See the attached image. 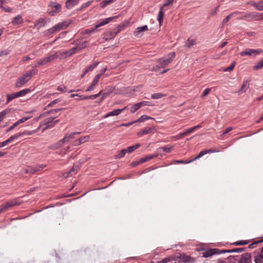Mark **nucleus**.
I'll return each instance as SVG.
<instances>
[{
  "label": "nucleus",
  "instance_id": "nucleus-1",
  "mask_svg": "<svg viewBox=\"0 0 263 263\" xmlns=\"http://www.w3.org/2000/svg\"><path fill=\"white\" fill-rule=\"evenodd\" d=\"M32 134V132H22V133H19L16 134L11 136L10 137H9L6 140H5L3 142H0V147L5 146L7 144L10 143L14 140L17 139L20 136H22L23 135H28L29 136V135H31Z\"/></svg>",
  "mask_w": 263,
  "mask_h": 263
},
{
  "label": "nucleus",
  "instance_id": "nucleus-2",
  "mask_svg": "<svg viewBox=\"0 0 263 263\" xmlns=\"http://www.w3.org/2000/svg\"><path fill=\"white\" fill-rule=\"evenodd\" d=\"M30 89L29 88H26L21 90L18 92L12 93L11 94L7 95V102L6 103H9L11 100L22 96H24L30 92Z\"/></svg>",
  "mask_w": 263,
  "mask_h": 263
},
{
  "label": "nucleus",
  "instance_id": "nucleus-3",
  "mask_svg": "<svg viewBox=\"0 0 263 263\" xmlns=\"http://www.w3.org/2000/svg\"><path fill=\"white\" fill-rule=\"evenodd\" d=\"M168 56L169 57L167 59H159L158 60V63L159 66H157V67L160 68L161 67H165V66H167L173 61V59L175 57V53L174 52H171L168 54Z\"/></svg>",
  "mask_w": 263,
  "mask_h": 263
},
{
  "label": "nucleus",
  "instance_id": "nucleus-4",
  "mask_svg": "<svg viewBox=\"0 0 263 263\" xmlns=\"http://www.w3.org/2000/svg\"><path fill=\"white\" fill-rule=\"evenodd\" d=\"M48 7L51 8V10L48 9L47 13L51 16L54 15L55 13L60 12L61 10V5L54 2H50Z\"/></svg>",
  "mask_w": 263,
  "mask_h": 263
},
{
  "label": "nucleus",
  "instance_id": "nucleus-5",
  "mask_svg": "<svg viewBox=\"0 0 263 263\" xmlns=\"http://www.w3.org/2000/svg\"><path fill=\"white\" fill-rule=\"evenodd\" d=\"M80 132H74L72 133H70L69 134H67L64 137L60 140L57 143V147L58 148L60 147H61L65 143H67L69 142L70 139H73L74 138V136L75 135L80 134Z\"/></svg>",
  "mask_w": 263,
  "mask_h": 263
},
{
  "label": "nucleus",
  "instance_id": "nucleus-6",
  "mask_svg": "<svg viewBox=\"0 0 263 263\" xmlns=\"http://www.w3.org/2000/svg\"><path fill=\"white\" fill-rule=\"evenodd\" d=\"M69 25L67 21H64L63 22L59 23L51 28L48 30L50 33H53L55 32L59 31L62 29H66Z\"/></svg>",
  "mask_w": 263,
  "mask_h": 263
},
{
  "label": "nucleus",
  "instance_id": "nucleus-7",
  "mask_svg": "<svg viewBox=\"0 0 263 263\" xmlns=\"http://www.w3.org/2000/svg\"><path fill=\"white\" fill-rule=\"evenodd\" d=\"M118 16H112V17H108V18H105L104 20H102L100 23L97 24L95 25V27L94 29L91 30H89L88 29H87L85 30V33H87V34H88V33H90L92 32H93L95 31V30L96 29H97L103 25H105L107 24H108V23H109L111 21H112V20L115 19V18H118Z\"/></svg>",
  "mask_w": 263,
  "mask_h": 263
},
{
  "label": "nucleus",
  "instance_id": "nucleus-8",
  "mask_svg": "<svg viewBox=\"0 0 263 263\" xmlns=\"http://www.w3.org/2000/svg\"><path fill=\"white\" fill-rule=\"evenodd\" d=\"M31 79L29 76H28L26 73L23 74L20 78L17 79L16 81L15 86L16 87H20L22 85L26 84Z\"/></svg>",
  "mask_w": 263,
  "mask_h": 263
},
{
  "label": "nucleus",
  "instance_id": "nucleus-9",
  "mask_svg": "<svg viewBox=\"0 0 263 263\" xmlns=\"http://www.w3.org/2000/svg\"><path fill=\"white\" fill-rule=\"evenodd\" d=\"M262 50L260 49H247L245 50L241 51L240 53L241 56L245 55H253L255 57L256 55L260 53Z\"/></svg>",
  "mask_w": 263,
  "mask_h": 263
},
{
  "label": "nucleus",
  "instance_id": "nucleus-10",
  "mask_svg": "<svg viewBox=\"0 0 263 263\" xmlns=\"http://www.w3.org/2000/svg\"><path fill=\"white\" fill-rule=\"evenodd\" d=\"M158 156L157 155H148L144 158H141L138 161H134L131 164H130V165L132 167H135L136 166H137L138 165H139V164H141V163H144V162H145L151 159H152V158H154V157H156Z\"/></svg>",
  "mask_w": 263,
  "mask_h": 263
},
{
  "label": "nucleus",
  "instance_id": "nucleus-11",
  "mask_svg": "<svg viewBox=\"0 0 263 263\" xmlns=\"http://www.w3.org/2000/svg\"><path fill=\"white\" fill-rule=\"evenodd\" d=\"M201 127V124H199V125L195 126L194 127H191L190 128H189V129H186L185 132L179 134L178 135H177L176 136V138L177 139H179V138H181L182 137H184V136H187L189 134L192 133L193 132H194L196 129H197L200 128Z\"/></svg>",
  "mask_w": 263,
  "mask_h": 263
},
{
  "label": "nucleus",
  "instance_id": "nucleus-12",
  "mask_svg": "<svg viewBox=\"0 0 263 263\" xmlns=\"http://www.w3.org/2000/svg\"><path fill=\"white\" fill-rule=\"evenodd\" d=\"M55 118L51 117L44 120V124L46 125V127L43 129L45 130L47 128H50L53 127L55 124L59 122V120H57L53 121Z\"/></svg>",
  "mask_w": 263,
  "mask_h": 263
},
{
  "label": "nucleus",
  "instance_id": "nucleus-13",
  "mask_svg": "<svg viewBox=\"0 0 263 263\" xmlns=\"http://www.w3.org/2000/svg\"><path fill=\"white\" fill-rule=\"evenodd\" d=\"M262 16V13H258L257 12L249 13L242 16L240 19H243L246 17H250L251 20L259 21L261 20L260 17Z\"/></svg>",
  "mask_w": 263,
  "mask_h": 263
},
{
  "label": "nucleus",
  "instance_id": "nucleus-14",
  "mask_svg": "<svg viewBox=\"0 0 263 263\" xmlns=\"http://www.w3.org/2000/svg\"><path fill=\"white\" fill-rule=\"evenodd\" d=\"M219 250L218 249H210L202 253V257L208 258L215 254H219Z\"/></svg>",
  "mask_w": 263,
  "mask_h": 263
},
{
  "label": "nucleus",
  "instance_id": "nucleus-15",
  "mask_svg": "<svg viewBox=\"0 0 263 263\" xmlns=\"http://www.w3.org/2000/svg\"><path fill=\"white\" fill-rule=\"evenodd\" d=\"M178 257L184 263H194L195 261V258L185 254H180Z\"/></svg>",
  "mask_w": 263,
  "mask_h": 263
},
{
  "label": "nucleus",
  "instance_id": "nucleus-16",
  "mask_svg": "<svg viewBox=\"0 0 263 263\" xmlns=\"http://www.w3.org/2000/svg\"><path fill=\"white\" fill-rule=\"evenodd\" d=\"M251 254L246 253L241 255L238 263H251Z\"/></svg>",
  "mask_w": 263,
  "mask_h": 263
},
{
  "label": "nucleus",
  "instance_id": "nucleus-17",
  "mask_svg": "<svg viewBox=\"0 0 263 263\" xmlns=\"http://www.w3.org/2000/svg\"><path fill=\"white\" fill-rule=\"evenodd\" d=\"M79 168V165L78 164H74L69 171L66 172L63 174L64 177L67 178L75 175L77 173Z\"/></svg>",
  "mask_w": 263,
  "mask_h": 263
},
{
  "label": "nucleus",
  "instance_id": "nucleus-18",
  "mask_svg": "<svg viewBox=\"0 0 263 263\" xmlns=\"http://www.w3.org/2000/svg\"><path fill=\"white\" fill-rule=\"evenodd\" d=\"M215 152L216 151L215 150H213L212 149H210L209 150H206V151H202L200 152L199 153V154L196 157H195L192 160H190V161H188L187 162H186V163H188L192 162L193 161H194V160H195L196 159H198L199 158H201V157H202L205 154H208V153H213V152Z\"/></svg>",
  "mask_w": 263,
  "mask_h": 263
},
{
  "label": "nucleus",
  "instance_id": "nucleus-19",
  "mask_svg": "<svg viewBox=\"0 0 263 263\" xmlns=\"http://www.w3.org/2000/svg\"><path fill=\"white\" fill-rule=\"evenodd\" d=\"M126 108V107H125L122 109H115L108 113H107L105 116V118H107L110 116H118L119 115L121 112H122L124 110H125Z\"/></svg>",
  "mask_w": 263,
  "mask_h": 263
},
{
  "label": "nucleus",
  "instance_id": "nucleus-20",
  "mask_svg": "<svg viewBox=\"0 0 263 263\" xmlns=\"http://www.w3.org/2000/svg\"><path fill=\"white\" fill-rule=\"evenodd\" d=\"M89 139H90V137L88 135L81 137V138H79L78 140H77L74 142V145L79 146L80 144H81L82 143H83L85 142L88 141Z\"/></svg>",
  "mask_w": 263,
  "mask_h": 263
},
{
  "label": "nucleus",
  "instance_id": "nucleus-21",
  "mask_svg": "<svg viewBox=\"0 0 263 263\" xmlns=\"http://www.w3.org/2000/svg\"><path fill=\"white\" fill-rule=\"evenodd\" d=\"M135 149H122L119 152V154L116 156V158L120 159L124 156L126 153H131L134 152Z\"/></svg>",
  "mask_w": 263,
  "mask_h": 263
},
{
  "label": "nucleus",
  "instance_id": "nucleus-22",
  "mask_svg": "<svg viewBox=\"0 0 263 263\" xmlns=\"http://www.w3.org/2000/svg\"><path fill=\"white\" fill-rule=\"evenodd\" d=\"M249 81L248 80L243 81L240 89L238 91V94L240 95L243 92H245L246 90L249 88Z\"/></svg>",
  "mask_w": 263,
  "mask_h": 263
},
{
  "label": "nucleus",
  "instance_id": "nucleus-23",
  "mask_svg": "<svg viewBox=\"0 0 263 263\" xmlns=\"http://www.w3.org/2000/svg\"><path fill=\"white\" fill-rule=\"evenodd\" d=\"M148 30L147 25H144L141 27H139L136 28L134 32V34L136 36H138L141 32L146 31Z\"/></svg>",
  "mask_w": 263,
  "mask_h": 263
},
{
  "label": "nucleus",
  "instance_id": "nucleus-24",
  "mask_svg": "<svg viewBox=\"0 0 263 263\" xmlns=\"http://www.w3.org/2000/svg\"><path fill=\"white\" fill-rule=\"evenodd\" d=\"M7 208L8 209L9 208L14 206L19 205L20 204V202L18 201L17 199H13L10 201H8L7 202L5 203Z\"/></svg>",
  "mask_w": 263,
  "mask_h": 263
},
{
  "label": "nucleus",
  "instance_id": "nucleus-25",
  "mask_svg": "<svg viewBox=\"0 0 263 263\" xmlns=\"http://www.w3.org/2000/svg\"><path fill=\"white\" fill-rule=\"evenodd\" d=\"M115 37L114 32L112 31H107L103 34V39L105 41H109L113 39Z\"/></svg>",
  "mask_w": 263,
  "mask_h": 263
},
{
  "label": "nucleus",
  "instance_id": "nucleus-26",
  "mask_svg": "<svg viewBox=\"0 0 263 263\" xmlns=\"http://www.w3.org/2000/svg\"><path fill=\"white\" fill-rule=\"evenodd\" d=\"M79 3V0H67L66 3V7L69 9L77 5Z\"/></svg>",
  "mask_w": 263,
  "mask_h": 263
},
{
  "label": "nucleus",
  "instance_id": "nucleus-27",
  "mask_svg": "<svg viewBox=\"0 0 263 263\" xmlns=\"http://www.w3.org/2000/svg\"><path fill=\"white\" fill-rule=\"evenodd\" d=\"M153 128L146 127L144 128L143 129L140 130L137 133V135L139 136H141L143 135L148 134L151 133V131L153 130Z\"/></svg>",
  "mask_w": 263,
  "mask_h": 263
},
{
  "label": "nucleus",
  "instance_id": "nucleus-28",
  "mask_svg": "<svg viewBox=\"0 0 263 263\" xmlns=\"http://www.w3.org/2000/svg\"><path fill=\"white\" fill-rule=\"evenodd\" d=\"M46 23V21L45 18H41L34 23L35 27H39L41 28L42 27H44Z\"/></svg>",
  "mask_w": 263,
  "mask_h": 263
},
{
  "label": "nucleus",
  "instance_id": "nucleus-29",
  "mask_svg": "<svg viewBox=\"0 0 263 263\" xmlns=\"http://www.w3.org/2000/svg\"><path fill=\"white\" fill-rule=\"evenodd\" d=\"M23 22V20L21 15H17L13 18V21H12V23L13 25H20Z\"/></svg>",
  "mask_w": 263,
  "mask_h": 263
},
{
  "label": "nucleus",
  "instance_id": "nucleus-30",
  "mask_svg": "<svg viewBox=\"0 0 263 263\" xmlns=\"http://www.w3.org/2000/svg\"><path fill=\"white\" fill-rule=\"evenodd\" d=\"M162 7H160V10L157 16L158 21L159 23V25H161L163 23V17H164V12L163 10Z\"/></svg>",
  "mask_w": 263,
  "mask_h": 263
},
{
  "label": "nucleus",
  "instance_id": "nucleus-31",
  "mask_svg": "<svg viewBox=\"0 0 263 263\" xmlns=\"http://www.w3.org/2000/svg\"><path fill=\"white\" fill-rule=\"evenodd\" d=\"M99 64V62L96 61L92 64L87 67L84 70V74H86L89 71H92L95 68H96L98 65Z\"/></svg>",
  "mask_w": 263,
  "mask_h": 263
},
{
  "label": "nucleus",
  "instance_id": "nucleus-32",
  "mask_svg": "<svg viewBox=\"0 0 263 263\" xmlns=\"http://www.w3.org/2000/svg\"><path fill=\"white\" fill-rule=\"evenodd\" d=\"M65 109V108H59L51 109L50 110H49V111H46L45 113H44L43 115L47 116V115H50V114H57L59 111L64 110Z\"/></svg>",
  "mask_w": 263,
  "mask_h": 263
},
{
  "label": "nucleus",
  "instance_id": "nucleus-33",
  "mask_svg": "<svg viewBox=\"0 0 263 263\" xmlns=\"http://www.w3.org/2000/svg\"><path fill=\"white\" fill-rule=\"evenodd\" d=\"M103 92V90H101L97 94H96V95H90V96H84L83 97V99H85V100H87V99H91V100H93V99H95L98 97H99V96H101V95L102 93Z\"/></svg>",
  "mask_w": 263,
  "mask_h": 263
},
{
  "label": "nucleus",
  "instance_id": "nucleus-34",
  "mask_svg": "<svg viewBox=\"0 0 263 263\" xmlns=\"http://www.w3.org/2000/svg\"><path fill=\"white\" fill-rule=\"evenodd\" d=\"M150 119H153V118L147 116V115H142L138 119L135 120V121H136V123L142 122L146 121V120Z\"/></svg>",
  "mask_w": 263,
  "mask_h": 263
},
{
  "label": "nucleus",
  "instance_id": "nucleus-35",
  "mask_svg": "<svg viewBox=\"0 0 263 263\" xmlns=\"http://www.w3.org/2000/svg\"><path fill=\"white\" fill-rule=\"evenodd\" d=\"M58 55L57 53H55L53 54L50 55L48 57H45V58L46 60L47 63H49L52 61L54 59H57Z\"/></svg>",
  "mask_w": 263,
  "mask_h": 263
},
{
  "label": "nucleus",
  "instance_id": "nucleus-36",
  "mask_svg": "<svg viewBox=\"0 0 263 263\" xmlns=\"http://www.w3.org/2000/svg\"><path fill=\"white\" fill-rule=\"evenodd\" d=\"M141 107L139 103L134 104L130 107V112L132 113H135L138 109Z\"/></svg>",
  "mask_w": 263,
  "mask_h": 263
},
{
  "label": "nucleus",
  "instance_id": "nucleus-37",
  "mask_svg": "<svg viewBox=\"0 0 263 263\" xmlns=\"http://www.w3.org/2000/svg\"><path fill=\"white\" fill-rule=\"evenodd\" d=\"M166 96V95L162 93H156L154 94H153L151 96V98L153 99H160L163 97Z\"/></svg>",
  "mask_w": 263,
  "mask_h": 263
},
{
  "label": "nucleus",
  "instance_id": "nucleus-38",
  "mask_svg": "<svg viewBox=\"0 0 263 263\" xmlns=\"http://www.w3.org/2000/svg\"><path fill=\"white\" fill-rule=\"evenodd\" d=\"M263 67V59L260 60L257 64L253 67V69L254 70H257Z\"/></svg>",
  "mask_w": 263,
  "mask_h": 263
},
{
  "label": "nucleus",
  "instance_id": "nucleus-39",
  "mask_svg": "<svg viewBox=\"0 0 263 263\" xmlns=\"http://www.w3.org/2000/svg\"><path fill=\"white\" fill-rule=\"evenodd\" d=\"M61 101V99H55L53 101H52V102H51L50 103H49L45 108H44V109H46L48 107H52L53 106H54L55 104L60 102V101Z\"/></svg>",
  "mask_w": 263,
  "mask_h": 263
},
{
  "label": "nucleus",
  "instance_id": "nucleus-40",
  "mask_svg": "<svg viewBox=\"0 0 263 263\" xmlns=\"http://www.w3.org/2000/svg\"><path fill=\"white\" fill-rule=\"evenodd\" d=\"M88 42L87 41H84L82 43H80L79 44H78V47L79 49V50H81L82 49L85 48L87 47Z\"/></svg>",
  "mask_w": 263,
  "mask_h": 263
},
{
  "label": "nucleus",
  "instance_id": "nucleus-41",
  "mask_svg": "<svg viewBox=\"0 0 263 263\" xmlns=\"http://www.w3.org/2000/svg\"><path fill=\"white\" fill-rule=\"evenodd\" d=\"M235 64H236V62H232L231 64V65L229 67L226 68L223 70V71H232L234 69V68Z\"/></svg>",
  "mask_w": 263,
  "mask_h": 263
},
{
  "label": "nucleus",
  "instance_id": "nucleus-42",
  "mask_svg": "<svg viewBox=\"0 0 263 263\" xmlns=\"http://www.w3.org/2000/svg\"><path fill=\"white\" fill-rule=\"evenodd\" d=\"M47 63H48L47 62L46 59L44 58L37 61L36 65H35L34 67L44 65L46 64Z\"/></svg>",
  "mask_w": 263,
  "mask_h": 263
},
{
  "label": "nucleus",
  "instance_id": "nucleus-43",
  "mask_svg": "<svg viewBox=\"0 0 263 263\" xmlns=\"http://www.w3.org/2000/svg\"><path fill=\"white\" fill-rule=\"evenodd\" d=\"M248 243V241L247 240H240L237 241L233 243V245L235 246H242L246 245Z\"/></svg>",
  "mask_w": 263,
  "mask_h": 263
},
{
  "label": "nucleus",
  "instance_id": "nucleus-44",
  "mask_svg": "<svg viewBox=\"0 0 263 263\" xmlns=\"http://www.w3.org/2000/svg\"><path fill=\"white\" fill-rule=\"evenodd\" d=\"M196 44V41L195 40H188L186 43L185 46L188 48L191 47L192 46H193Z\"/></svg>",
  "mask_w": 263,
  "mask_h": 263
},
{
  "label": "nucleus",
  "instance_id": "nucleus-45",
  "mask_svg": "<svg viewBox=\"0 0 263 263\" xmlns=\"http://www.w3.org/2000/svg\"><path fill=\"white\" fill-rule=\"evenodd\" d=\"M115 89V88L111 86H108L106 87L104 90L105 93H107V95H109L110 93L112 92Z\"/></svg>",
  "mask_w": 263,
  "mask_h": 263
},
{
  "label": "nucleus",
  "instance_id": "nucleus-46",
  "mask_svg": "<svg viewBox=\"0 0 263 263\" xmlns=\"http://www.w3.org/2000/svg\"><path fill=\"white\" fill-rule=\"evenodd\" d=\"M35 172H34V168H33V167L29 166L27 168H26L24 170V173H25V174H33Z\"/></svg>",
  "mask_w": 263,
  "mask_h": 263
},
{
  "label": "nucleus",
  "instance_id": "nucleus-47",
  "mask_svg": "<svg viewBox=\"0 0 263 263\" xmlns=\"http://www.w3.org/2000/svg\"><path fill=\"white\" fill-rule=\"evenodd\" d=\"M254 261L255 263H262L263 262V257L260 255H257L255 257Z\"/></svg>",
  "mask_w": 263,
  "mask_h": 263
},
{
  "label": "nucleus",
  "instance_id": "nucleus-48",
  "mask_svg": "<svg viewBox=\"0 0 263 263\" xmlns=\"http://www.w3.org/2000/svg\"><path fill=\"white\" fill-rule=\"evenodd\" d=\"M37 72V70L32 69L29 71H28L26 73L30 76V78H32V76L35 75Z\"/></svg>",
  "mask_w": 263,
  "mask_h": 263
},
{
  "label": "nucleus",
  "instance_id": "nucleus-49",
  "mask_svg": "<svg viewBox=\"0 0 263 263\" xmlns=\"http://www.w3.org/2000/svg\"><path fill=\"white\" fill-rule=\"evenodd\" d=\"M174 1V0H164V3L161 7H162V9H163L164 7L172 4Z\"/></svg>",
  "mask_w": 263,
  "mask_h": 263
},
{
  "label": "nucleus",
  "instance_id": "nucleus-50",
  "mask_svg": "<svg viewBox=\"0 0 263 263\" xmlns=\"http://www.w3.org/2000/svg\"><path fill=\"white\" fill-rule=\"evenodd\" d=\"M44 167H45V165H38L33 167V168H34V172L35 173L42 170Z\"/></svg>",
  "mask_w": 263,
  "mask_h": 263
},
{
  "label": "nucleus",
  "instance_id": "nucleus-51",
  "mask_svg": "<svg viewBox=\"0 0 263 263\" xmlns=\"http://www.w3.org/2000/svg\"><path fill=\"white\" fill-rule=\"evenodd\" d=\"M257 4V5L256 9L259 11H262L263 10V1H260Z\"/></svg>",
  "mask_w": 263,
  "mask_h": 263
},
{
  "label": "nucleus",
  "instance_id": "nucleus-52",
  "mask_svg": "<svg viewBox=\"0 0 263 263\" xmlns=\"http://www.w3.org/2000/svg\"><path fill=\"white\" fill-rule=\"evenodd\" d=\"M232 129V128L231 127H229L227 128H226L222 132V133L220 135V136H223L226 135V134H228L230 131H231Z\"/></svg>",
  "mask_w": 263,
  "mask_h": 263
},
{
  "label": "nucleus",
  "instance_id": "nucleus-53",
  "mask_svg": "<svg viewBox=\"0 0 263 263\" xmlns=\"http://www.w3.org/2000/svg\"><path fill=\"white\" fill-rule=\"evenodd\" d=\"M211 88H206L203 92L201 97L203 98L205 96L208 95L211 91Z\"/></svg>",
  "mask_w": 263,
  "mask_h": 263
},
{
  "label": "nucleus",
  "instance_id": "nucleus-54",
  "mask_svg": "<svg viewBox=\"0 0 263 263\" xmlns=\"http://www.w3.org/2000/svg\"><path fill=\"white\" fill-rule=\"evenodd\" d=\"M233 13H231L228 15L226 17H225L222 21V24H226L231 18L232 16L233 15Z\"/></svg>",
  "mask_w": 263,
  "mask_h": 263
},
{
  "label": "nucleus",
  "instance_id": "nucleus-55",
  "mask_svg": "<svg viewBox=\"0 0 263 263\" xmlns=\"http://www.w3.org/2000/svg\"><path fill=\"white\" fill-rule=\"evenodd\" d=\"M97 84L91 83V85L86 89V91H89L94 89Z\"/></svg>",
  "mask_w": 263,
  "mask_h": 263
},
{
  "label": "nucleus",
  "instance_id": "nucleus-56",
  "mask_svg": "<svg viewBox=\"0 0 263 263\" xmlns=\"http://www.w3.org/2000/svg\"><path fill=\"white\" fill-rule=\"evenodd\" d=\"M162 259L163 260V262H164V263H167L168 262H170V261L174 260V258L173 256H169L167 257L164 258Z\"/></svg>",
  "mask_w": 263,
  "mask_h": 263
},
{
  "label": "nucleus",
  "instance_id": "nucleus-57",
  "mask_svg": "<svg viewBox=\"0 0 263 263\" xmlns=\"http://www.w3.org/2000/svg\"><path fill=\"white\" fill-rule=\"evenodd\" d=\"M29 119H30L29 117H23L22 119H19L18 120H17L16 122H17V123H18V124H20V123H24L26 121L28 120Z\"/></svg>",
  "mask_w": 263,
  "mask_h": 263
},
{
  "label": "nucleus",
  "instance_id": "nucleus-58",
  "mask_svg": "<svg viewBox=\"0 0 263 263\" xmlns=\"http://www.w3.org/2000/svg\"><path fill=\"white\" fill-rule=\"evenodd\" d=\"M6 114L7 111L6 110H4L0 112V122L4 120V117Z\"/></svg>",
  "mask_w": 263,
  "mask_h": 263
},
{
  "label": "nucleus",
  "instance_id": "nucleus-59",
  "mask_svg": "<svg viewBox=\"0 0 263 263\" xmlns=\"http://www.w3.org/2000/svg\"><path fill=\"white\" fill-rule=\"evenodd\" d=\"M139 104L141 106V107L143 106H150L151 105V103L149 102H147V101H142V102H139Z\"/></svg>",
  "mask_w": 263,
  "mask_h": 263
},
{
  "label": "nucleus",
  "instance_id": "nucleus-60",
  "mask_svg": "<svg viewBox=\"0 0 263 263\" xmlns=\"http://www.w3.org/2000/svg\"><path fill=\"white\" fill-rule=\"evenodd\" d=\"M80 51V50H79V49L78 46L74 47L70 49V51L71 52V53H73V54L75 53L77 51Z\"/></svg>",
  "mask_w": 263,
  "mask_h": 263
},
{
  "label": "nucleus",
  "instance_id": "nucleus-61",
  "mask_svg": "<svg viewBox=\"0 0 263 263\" xmlns=\"http://www.w3.org/2000/svg\"><path fill=\"white\" fill-rule=\"evenodd\" d=\"M245 250V248H235L232 249L233 252H236V253H239Z\"/></svg>",
  "mask_w": 263,
  "mask_h": 263
},
{
  "label": "nucleus",
  "instance_id": "nucleus-62",
  "mask_svg": "<svg viewBox=\"0 0 263 263\" xmlns=\"http://www.w3.org/2000/svg\"><path fill=\"white\" fill-rule=\"evenodd\" d=\"M100 76H99L98 74H97L95 79H93L92 82L94 83V84H98V81L99 80V79L100 78Z\"/></svg>",
  "mask_w": 263,
  "mask_h": 263
},
{
  "label": "nucleus",
  "instance_id": "nucleus-63",
  "mask_svg": "<svg viewBox=\"0 0 263 263\" xmlns=\"http://www.w3.org/2000/svg\"><path fill=\"white\" fill-rule=\"evenodd\" d=\"M18 125V123H17L16 122L15 123H14L11 126H10L7 130V132H9L13 129H14L15 127H16Z\"/></svg>",
  "mask_w": 263,
  "mask_h": 263
},
{
  "label": "nucleus",
  "instance_id": "nucleus-64",
  "mask_svg": "<svg viewBox=\"0 0 263 263\" xmlns=\"http://www.w3.org/2000/svg\"><path fill=\"white\" fill-rule=\"evenodd\" d=\"M9 53V51L7 50H2L0 52V57L2 56V55H6L8 54Z\"/></svg>",
  "mask_w": 263,
  "mask_h": 263
}]
</instances>
